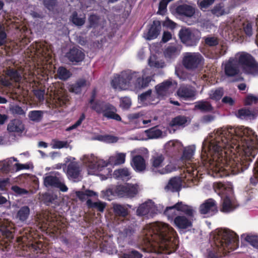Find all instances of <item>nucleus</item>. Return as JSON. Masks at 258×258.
<instances>
[{"label": "nucleus", "mask_w": 258, "mask_h": 258, "mask_svg": "<svg viewBox=\"0 0 258 258\" xmlns=\"http://www.w3.org/2000/svg\"><path fill=\"white\" fill-rule=\"evenodd\" d=\"M258 101V98L253 95H248L245 99V104L246 105H250L255 104Z\"/></svg>", "instance_id": "54"}, {"label": "nucleus", "mask_w": 258, "mask_h": 258, "mask_svg": "<svg viewBox=\"0 0 258 258\" xmlns=\"http://www.w3.org/2000/svg\"><path fill=\"white\" fill-rule=\"evenodd\" d=\"M214 188L219 195L225 196L223 199L221 211L228 213L232 211L236 208L235 200L233 195V187L231 183L227 184L215 183Z\"/></svg>", "instance_id": "6"}, {"label": "nucleus", "mask_w": 258, "mask_h": 258, "mask_svg": "<svg viewBox=\"0 0 258 258\" xmlns=\"http://www.w3.org/2000/svg\"><path fill=\"white\" fill-rule=\"evenodd\" d=\"M246 240L252 246L258 248V236L256 235H247L245 238Z\"/></svg>", "instance_id": "49"}, {"label": "nucleus", "mask_w": 258, "mask_h": 258, "mask_svg": "<svg viewBox=\"0 0 258 258\" xmlns=\"http://www.w3.org/2000/svg\"><path fill=\"white\" fill-rule=\"evenodd\" d=\"M50 146L52 149L67 148L69 147V143L67 141H59L53 139L51 141Z\"/></svg>", "instance_id": "39"}, {"label": "nucleus", "mask_w": 258, "mask_h": 258, "mask_svg": "<svg viewBox=\"0 0 258 258\" xmlns=\"http://www.w3.org/2000/svg\"><path fill=\"white\" fill-rule=\"evenodd\" d=\"M43 115V112L40 110H33L29 112L28 117L32 121L35 122L40 121Z\"/></svg>", "instance_id": "42"}, {"label": "nucleus", "mask_w": 258, "mask_h": 258, "mask_svg": "<svg viewBox=\"0 0 258 258\" xmlns=\"http://www.w3.org/2000/svg\"><path fill=\"white\" fill-rule=\"evenodd\" d=\"M236 116L241 119L251 118L254 117V113L249 109L243 108L238 111Z\"/></svg>", "instance_id": "38"}, {"label": "nucleus", "mask_w": 258, "mask_h": 258, "mask_svg": "<svg viewBox=\"0 0 258 258\" xmlns=\"http://www.w3.org/2000/svg\"><path fill=\"white\" fill-rule=\"evenodd\" d=\"M6 74L12 81L16 83L19 82L22 79L20 74L13 69L8 70Z\"/></svg>", "instance_id": "43"}, {"label": "nucleus", "mask_w": 258, "mask_h": 258, "mask_svg": "<svg viewBox=\"0 0 258 258\" xmlns=\"http://www.w3.org/2000/svg\"><path fill=\"white\" fill-rule=\"evenodd\" d=\"M164 160V157L161 154L157 153L152 156L151 162L153 169L158 172V170H160L159 169L163 165Z\"/></svg>", "instance_id": "29"}, {"label": "nucleus", "mask_w": 258, "mask_h": 258, "mask_svg": "<svg viewBox=\"0 0 258 258\" xmlns=\"http://www.w3.org/2000/svg\"><path fill=\"white\" fill-rule=\"evenodd\" d=\"M223 65L224 66L225 73L228 76H234L239 72L238 64L235 57L230 58Z\"/></svg>", "instance_id": "19"}, {"label": "nucleus", "mask_w": 258, "mask_h": 258, "mask_svg": "<svg viewBox=\"0 0 258 258\" xmlns=\"http://www.w3.org/2000/svg\"><path fill=\"white\" fill-rule=\"evenodd\" d=\"M206 44L210 46L216 45L218 43L217 38L215 37H207L205 39Z\"/></svg>", "instance_id": "60"}, {"label": "nucleus", "mask_w": 258, "mask_h": 258, "mask_svg": "<svg viewBox=\"0 0 258 258\" xmlns=\"http://www.w3.org/2000/svg\"><path fill=\"white\" fill-rule=\"evenodd\" d=\"M35 47H36V50L34 51V54H35L37 56L44 55V54H45V53H44V48H41V44H40V43L36 44Z\"/></svg>", "instance_id": "64"}, {"label": "nucleus", "mask_w": 258, "mask_h": 258, "mask_svg": "<svg viewBox=\"0 0 258 258\" xmlns=\"http://www.w3.org/2000/svg\"><path fill=\"white\" fill-rule=\"evenodd\" d=\"M213 248L209 252L210 258H217L221 253L237 248L238 244L237 235L229 230L218 229L212 234Z\"/></svg>", "instance_id": "5"}, {"label": "nucleus", "mask_w": 258, "mask_h": 258, "mask_svg": "<svg viewBox=\"0 0 258 258\" xmlns=\"http://www.w3.org/2000/svg\"><path fill=\"white\" fill-rule=\"evenodd\" d=\"M179 37L183 43L192 45L197 40L194 33L188 28H182L179 33Z\"/></svg>", "instance_id": "22"}, {"label": "nucleus", "mask_w": 258, "mask_h": 258, "mask_svg": "<svg viewBox=\"0 0 258 258\" xmlns=\"http://www.w3.org/2000/svg\"><path fill=\"white\" fill-rule=\"evenodd\" d=\"M24 126L22 121L18 119H14L10 122L7 129L9 132L21 133L24 130Z\"/></svg>", "instance_id": "27"}, {"label": "nucleus", "mask_w": 258, "mask_h": 258, "mask_svg": "<svg viewBox=\"0 0 258 258\" xmlns=\"http://www.w3.org/2000/svg\"><path fill=\"white\" fill-rule=\"evenodd\" d=\"M176 84L171 80H166L156 87L157 94L164 96L172 92L176 88Z\"/></svg>", "instance_id": "17"}, {"label": "nucleus", "mask_w": 258, "mask_h": 258, "mask_svg": "<svg viewBox=\"0 0 258 258\" xmlns=\"http://www.w3.org/2000/svg\"><path fill=\"white\" fill-rule=\"evenodd\" d=\"M6 34L4 27L0 24V45H3L6 41Z\"/></svg>", "instance_id": "62"}, {"label": "nucleus", "mask_w": 258, "mask_h": 258, "mask_svg": "<svg viewBox=\"0 0 258 258\" xmlns=\"http://www.w3.org/2000/svg\"><path fill=\"white\" fill-rule=\"evenodd\" d=\"M14 193L18 196H22L28 194V191L24 188L20 187L18 186H13L11 188Z\"/></svg>", "instance_id": "57"}, {"label": "nucleus", "mask_w": 258, "mask_h": 258, "mask_svg": "<svg viewBox=\"0 0 258 258\" xmlns=\"http://www.w3.org/2000/svg\"><path fill=\"white\" fill-rule=\"evenodd\" d=\"M195 91L189 87L181 86L177 91V95L180 98L188 99L195 96Z\"/></svg>", "instance_id": "26"}, {"label": "nucleus", "mask_w": 258, "mask_h": 258, "mask_svg": "<svg viewBox=\"0 0 258 258\" xmlns=\"http://www.w3.org/2000/svg\"><path fill=\"white\" fill-rule=\"evenodd\" d=\"M69 100L68 96L61 91H57L53 94L52 102L56 103L57 106H62Z\"/></svg>", "instance_id": "30"}, {"label": "nucleus", "mask_w": 258, "mask_h": 258, "mask_svg": "<svg viewBox=\"0 0 258 258\" xmlns=\"http://www.w3.org/2000/svg\"><path fill=\"white\" fill-rule=\"evenodd\" d=\"M215 0H198V5L201 9H206L211 5Z\"/></svg>", "instance_id": "50"}, {"label": "nucleus", "mask_w": 258, "mask_h": 258, "mask_svg": "<svg viewBox=\"0 0 258 258\" xmlns=\"http://www.w3.org/2000/svg\"><path fill=\"white\" fill-rule=\"evenodd\" d=\"M66 56L70 61L73 62H79L84 59L85 54L81 49L74 47L67 53Z\"/></svg>", "instance_id": "23"}, {"label": "nucleus", "mask_w": 258, "mask_h": 258, "mask_svg": "<svg viewBox=\"0 0 258 258\" xmlns=\"http://www.w3.org/2000/svg\"><path fill=\"white\" fill-rule=\"evenodd\" d=\"M234 57L244 72L253 76L258 75V63L251 55L241 52L237 53Z\"/></svg>", "instance_id": "7"}, {"label": "nucleus", "mask_w": 258, "mask_h": 258, "mask_svg": "<svg viewBox=\"0 0 258 258\" xmlns=\"http://www.w3.org/2000/svg\"><path fill=\"white\" fill-rule=\"evenodd\" d=\"M95 139L108 143H115L117 141V138L112 136H97L95 138Z\"/></svg>", "instance_id": "47"}, {"label": "nucleus", "mask_w": 258, "mask_h": 258, "mask_svg": "<svg viewBox=\"0 0 258 258\" xmlns=\"http://www.w3.org/2000/svg\"><path fill=\"white\" fill-rule=\"evenodd\" d=\"M194 216L179 215L174 219L175 226L179 229H185L191 227Z\"/></svg>", "instance_id": "20"}, {"label": "nucleus", "mask_w": 258, "mask_h": 258, "mask_svg": "<svg viewBox=\"0 0 258 258\" xmlns=\"http://www.w3.org/2000/svg\"><path fill=\"white\" fill-rule=\"evenodd\" d=\"M180 187V181L179 179L173 178L171 179L165 189L167 191H175L179 190Z\"/></svg>", "instance_id": "33"}, {"label": "nucleus", "mask_w": 258, "mask_h": 258, "mask_svg": "<svg viewBox=\"0 0 258 258\" xmlns=\"http://www.w3.org/2000/svg\"><path fill=\"white\" fill-rule=\"evenodd\" d=\"M127 117L129 123L135 124L137 127L155 125L156 123L154 122L158 119L156 116L153 117L149 114H145L143 112L130 113Z\"/></svg>", "instance_id": "9"}, {"label": "nucleus", "mask_w": 258, "mask_h": 258, "mask_svg": "<svg viewBox=\"0 0 258 258\" xmlns=\"http://www.w3.org/2000/svg\"><path fill=\"white\" fill-rule=\"evenodd\" d=\"M85 115L84 113H83L81 115L79 119L77 121V122L75 123H74V124H73L72 125L69 127L67 129V131H68L72 130L75 129L77 127H78V126H79L81 124L82 121L85 119Z\"/></svg>", "instance_id": "59"}, {"label": "nucleus", "mask_w": 258, "mask_h": 258, "mask_svg": "<svg viewBox=\"0 0 258 258\" xmlns=\"http://www.w3.org/2000/svg\"><path fill=\"white\" fill-rule=\"evenodd\" d=\"M142 236L148 252L169 254L174 251L178 245L175 231L164 223L155 222L147 225L142 231Z\"/></svg>", "instance_id": "2"}, {"label": "nucleus", "mask_w": 258, "mask_h": 258, "mask_svg": "<svg viewBox=\"0 0 258 258\" xmlns=\"http://www.w3.org/2000/svg\"><path fill=\"white\" fill-rule=\"evenodd\" d=\"M81 170L77 162H72L68 166L67 174L69 179L76 182L81 179Z\"/></svg>", "instance_id": "18"}, {"label": "nucleus", "mask_w": 258, "mask_h": 258, "mask_svg": "<svg viewBox=\"0 0 258 258\" xmlns=\"http://www.w3.org/2000/svg\"><path fill=\"white\" fill-rule=\"evenodd\" d=\"M160 211L152 201L148 200L138 206L136 210V214L139 216L151 217L160 212Z\"/></svg>", "instance_id": "13"}, {"label": "nucleus", "mask_w": 258, "mask_h": 258, "mask_svg": "<svg viewBox=\"0 0 258 258\" xmlns=\"http://www.w3.org/2000/svg\"><path fill=\"white\" fill-rule=\"evenodd\" d=\"M187 118L185 116H179L174 118L170 122L171 126H183L187 122Z\"/></svg>", "instance_id": "44"}, {"label": "nucleus", "mask_w": 258, "mask_h": 258, "mask_svg": "<svg viewBox=\"0 0 258 258\" xmlns=\"http://www.w3.org/2000/svg\"><path fill=\"white\" fill-rule=\"evenodd\" d=\"M87 205L89 208H95L101 212L104 211V209L106 206L105 203L101 201L92 202L91 200H88L87 201Z\"/></svg>", "instance_id": "40"}, {"label": "nucleus", "mask_w": 258, "mask_h": 258, "mask_svg": "<svg viewBox=\"0 0 258 258\" xmlns=\"http://www.w3.org/2000/svg\"><path fill=\"white\" fill-rule=\"evenodd\" d=\"M148 63L151 67L157 69L163 68L165 66V62L162 59L157 58L154 55L150 56L149 59Z\"/></svg>", "instance_id": "34"}, {"label": "nucleus", "mask_w": 258, "mask_h": 258, "mask_svg": "<svg viewBox=\"0 0 258 258\" xmlns=\"http://www.w3.org/2000/svg\"><path fill=\"white\" fill-rule=\"evenodd\" d=\"M44 184L47 187H55L59 188L62 192H66L68 188L64 182L61 176L49 175L44 179Z\"/></svg>", "instance_id": "15"}, {"label": "nucleus", "mask_w": 258, "mask_h": 258, "mask_svg": "<svg viewBox=\"0 0 258 258\" xmlns=\"http://www.w3.org/2000/svg\"><path fill=\"white\" fill-rule=\"evenodd\" d=\"M160 29L161 26L160 21H154L153 25L149 29L148 32L145 34V38L148 40H152L156 38L159 35Z\"/></svg>", "instance_id": "24"}, {"label": "nucleus", "mask_w": 258, "mask_h": 258, "mask_svg": "<svg viewBox=\"0 0 258 258\" xmlns=\"http://www.w3.org/2000/svg\"><path fill=\"white\" fill-rule=\"evenodd\" d=\"M131 165L137 172H143L146 169V165L144 158L148 154L147 149L142 148L135 149L131 152Z\"/></svg>", "instance_id": "10"}, {"label": "nucleus", "mask_w": 258, "mask_h": 258, "mask_svg": "<svg viewBox=\"0 0 258 258\" xmlns=\"http://www.w3.org/2000/svg\"><path fill=\"white\" fill-rule=\"evenodd\" d=\"M209 95L211 99L218 100L223 95V91L221 88L213 90L209 92Z\"/></svg>", "instance_id": "45"}, {"label": "nucleus", "mask_w": 258, "mask_h": 258, "mask_svg": "<svg viewBox=\"0 0 258 258\" xmlns=\"http://www.w3.org/2000/svg\"><path fill=\"white\" fill-rule=\"evenodd\" d=\"M200 211L202 214L212 215L217 212V207L215 201L209 199L202 204L200 207Z\"/></svg>", "instance_id": "21"}, {"label": "nucleus", "mask_w": 258, "mask_h": 258, "mask_svg": "<svg viewBox=\"0 0 258 258\" xmlns=\"http://www.w3.org/2000/svg\"><path fill=\"white\" fill-rule=\"evenodd\" d=\"M130 205H122L118 204H113V210L117 216L124 217L128 214V208H131Z\"/></svg>", "instance_id": "25"}, {"label": "nucleus", "mask_w": 258, "mask_h": 258, "mask_svg": "<svg viewBox=\"0 0 258 258\" xmlns=\"http://www.w3.org/2000/svg\"><path fill=\"white\" fill-rule=\"evenodd\" d=\"M90 103L91 107L99 114H102L103 116L108 119H112L116 121H121L120 116L116 113L117 109L113 105L102 101L94 102L92 99Z\"/></svg>", "instance_id": "8"}, {"label": "nucleus", "mask_w": 258, "mask_h": 258, "mask_svg": "<svg viewBox=\"0 0 258 258\" xmlns=\"http://www.w3.org/2000/svg\"><path fill=\"white\" fill-rule=\"evenodd\" d=\"M203 63V57L198 53L188 52L185 54L183 64L188 69H195Z\"/></svg>", "instance_id": "14"}, {"label": "nucleus", "mask_w": 258, "mask_h": 258, "mask_svg": "<svg viewBox=\"0 0 258 258\" xmlns=\"http://www.w3.org/2000/svg\"><path fill=\"white\" fill-rule=\"evenodd\" d=\"M196 147L195 146H189L184 148L181 161L183 162L182 166H185L187 171L191 173L192 176H196L198 175L199 171H197L196 165H193L190 163L194 155Z\"/></svg>", "instance_id": "11"}, {"label": "nucleus", "mask_w": 258, "mask_h": 258, "mask_svg": "<svg viewBox=\"0 0 258 258\" xmlns=\"http://www.w3.org/2000/svg\"><path fill=\"white\" fill-rule=\"evenodd\" d=\"M151 90H148L147 92L142 94L139 97V99L142 102L146 101L150 102L151 100Z\"/></svg>", "instance_id": "53"}, {"label": "nucleus", "mask_w": 258, "mask_h": 258, "mask_svg": "<svg viewBox=\"0 0 258 258\" xmlns=\"http://www.w3.org/2000/svg\"><path fill=\"white\" fill-rule=\"evenodd\" d=\"M30 214V209L27 206L22 207L17 212V218L21 221H25Z\"/></svg>", "instance_id": "36"}, {"label": "nucleus", "mask_w": 258, "mask_h": 258, "mask_svg": "<svg viewBox=\"0 0 258 258\" xmlns=\"http://www.w3.org/2000/svg\"><path fill=\"white\" fill-rule=\"evenodd\" d=\"M10 111L13 114L23 115L25 114V111L18 105H13L10 107Z\"/></svg>", "instance_id": "51"}, {"label": "nucleus", "mask_w": 258, "mask_h": 258, "mask_svg": "<svg viewBox=\"0 0 258 258\" xmlns=\"http://www.w3.org/2000/svg\"><path fill=\"white\" fill-rule=\"evenodd\" d=\"M102 197L103 199L110 201L112 200V197L113 196V191L110 189H108L105 191H102Z\"/></svg>", "instance_id": "63"}, {"label": "nucleus", "mask_w": 258, "mask_h": 258, "mask_svg": "<svg viewBox=\"0 0 258 258\" xmlns=\"http://www.w3.org/2000/svg\"><path fill=\"white\" fill-rule=\"evenodd\" d=\"M58 78L61 80H66L71 76V73L66 69L60 67L57 70Z\"/></svg>", "instance_id": "46"}, {"label": "nucleus", "mask_w": 258, "mask_h": 258, "mask_svg": "<svg viewBox=\"0 0 258 258\" xmlns=\"http://www.w3.org/2000/svg\"><path fill=\"white\" fill-rule=\"evenodd\" d=\"M176 11L179 15L187 17H191L195 13V9L192 7L187 5L178 6Z\"/></svg>", "instance_id": "28"}, {"label": "nucleus", "mask_w": 258, "mask_h": 258, "mask_svg": "<svg viewBox=\"0 0 258 258\" xmlns=\"http://www.w3.org/2000/svg\"><path fill=\"white\" fill-rule=\"evenodd\" d=\"M113 176L116 178L127 180L131 178V172L126 168H119L114 171Z\"/></svg>", "instance_id": "31"}, {"label": "nucleus", "mask_w": 258, "mask_h": 258, "mask_svg": "<svg viewBox=\"0 0 258 258\" xmlns=\"http://www.w3.org/2000/svg\"><path fill=\"white\" fill-rule=\"evenodd\" d=\"M171 0H162L160 2L159 6L158 11V13L160 14L163 15L165 13L167 4Z\"/></svg>", "instance_id": "58"}, {"label": "nucleus", "mask_w": 258, "mask_h": 258, "mask_svg": "<svg viewBox=\"0 0 258 258\" xmlns=\"http://www.w3.org/2000/svg\"><path fill=\"white\" fill-rule=\"evenodd\" d=\"M132 105V101L130 98L125 97L120 99V106L124 110L129 109Z\"/></svg>", "instance_id": "48"}, {"label": "nucleus", "mask_w": 258, "mask_h": 258, "mask_svg": "<svg viewBox=\"0 0 258 258\" xmlns=\"http://www.w3.org/2000/svg\"><path fill=\"white\" fill-rule=\"evenodd\" d=\"M212 13L218 17L226 13L224 10L223 9V6L221 5L215 6L214 9L212 10Z\"/></svg>", "instance_id": "52"}, {"label": "nucleus", "mask_w": 258, "mask_h": 258, "mask_svg": "<svg viewBox=\"0 0 258 258\" xmlns=\"http://www.w3.org/2000/svg\"><path fill=\"white\" fill-rule=\"evenodd\" d=\"M175 210L183 213L185 216H194L195 213V209L183 202H178L173 206L167 207L164 214L168 216L169 218H172L174 214Z\"/></svg>", "instance_id": "12"}, {"label": "nucleus", "mask_w": 258, "mask_h": 258, "mask_svg": "<svg viewBox=\"0 0 258 258\" xmlns=\"http://www.w3.org/2000/svg\"><path fill=\"white\" fill-rule=\"evenodd\" d=\"M149 69L143 71L141 76L139 73L131 70L115 75L111 81L112 87L116 90H125L129 88L138 90L147 87L152 80Z\"/></svg>", "instance_id": "3"}, {"label": "nucleus", "mask_w": 258, "mask_h": 258, "mask_svg": "<svg viewBox=\"0 0 258 258\" xmlns=\"http://www.w3.org/2000/svg\"><path fill=\"white\" fill-rule=\"evenodd\" d=\"M195 108L202 111H210L213 109L212 105L209 102L203 100L196 102Z\"/></svg>", "instance_id": "35"}, {"label": "nucleus", "mask_w": 258, "mask_h": 258, "mask_svg": "<svg viewBox=\"0 0 258 258\" xmlns=\"http://www.w3.org/2000/svg\"><path fill=\"white\" fill-rule=\"evenodd\" d=\"M122 258H142V255L136 250H133L128 253H124Z\"/></svg>", "instance_id": "55"}, {"label": "nucleus", "mask_w": 258, "mask_h": 258, "mask_svg": "<svg viewBox=\"0 0 258 258\" xmlns=\"http://www.w3.org/2000/svg\"><path fill=\"white\" fill-rule=\"evenodd\" d=\"M176 169V167L173 164L170 163L167 165L165 168L158 170V172L162 174H166L169 172H172L173 170H175Z\"/></svg>", "instance_id": "56"}, {"label": "nucleus", "mask_w": 258, "mask_h": 258, "mask_svg": "<svg viewBox=\"0 0 258 258\" xmlns=\"http://www.w3.org/2000/svg\"><path fill=\"white\" fill-rule=\"evenodd\" d=\"M229 149L243 152L248 157L253 158L258 152L257 135L248 127H227L218 129L211 134L203 144L201 158L203 164L220 176L236 174L243 171L242 164L238 158L233 157L228 160L225 154Z\"/></svg>", "instance_id": "1"}, {"label": "nucleus", "mask_w": 258, "mask_h": 258, "mask_svg": "<svg viewBox=\"0 0 258 258\" xmlns=\"http://www.w3.org/2000/svg\"><path fill=\"white\" fill-rule=\"evenodd\" d=\"M87 85V82L85 80H79L75 84L70 86L69 91L76 94L79 93L81 92L82 88Z\"/></svg>", "instance_id": "32"}, {"label": "nucleus", "mask_w": 258, "mask_h": 258, "mask_svg": "<svg viewBox=\"0 0 258 258\" xmlns=\"http://www.w3.org/2000/svg\"><path fill=\"white\" fill-rule=\"evenodd\" d=\"M126 153L115 152L110 156L107 161L101 159L93 154L85 155L82 157L81 160L87 168L88 173L95 174L99 171L103 170L106 174L107 178L111 175L112 171L109 168H105L108 165L118 166L125 163Z\"/></svg>", "instance_id": "4"}, {"label": "nucleus", "mask_w": 258, "mask_h": 258, "mask_svg": "<svg viewBox=\"0 0 258 258\" xmlns=\"http://www.w3.org/2000/svg\"><path fill=\"white\" fill-rule=\"evenodd\" d=\"M118 194L122 196L127 198H134L139 192V187L137 184H127L120 185L117 188Z\"/></svg>", "instance_id": "16"}, {"label": "nucleus", "mask_w": 258, "mask_h": 258, "mask_svg": "<svg viewBox=\"0 0 258 258\" xmlns=\"http://www.w3.org/2000/svg\"><path fill=\"white\" fill-rule=\"evenodd\" d=\"M150 139H156L163 137L162 132L156 128H151L145 131Z\"/></svg>", "instance_id": "41"}, {"label": "nucleus", "mask_w": 258, "mask_h": 258, "mask_svg": "<svg viewBox=\"0 0 258 258\" xmlns=\"http://www.w3.org/2000/svg\"><path fill=\"white\" fill-rule=\"evenodd\" d=\"M74 192L75 193L76 196L82 201H85L86 200L87 197H92L97 195L96 192L90 190H86L85 192L75 191Z\"/></svg>", "instance_id": "37"}, {"label": "nucleus", "mask_w": 258, "mask_h": 258, "mask_svg": "<svg viewBox=\"0 0 258 258\" xmlns=\"http://www.w3.org/2000/svg\"><path fill=\"white\" fill-rule=\"evenodd\" d=\"M72 22L76 25L81 26L84 24L85 20L83 18H79L77 14H74L72 18Z\"/></svg>", "instance_id": "61"}]
</instances>
